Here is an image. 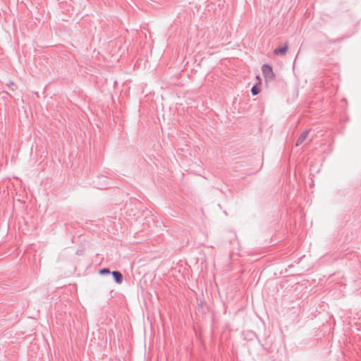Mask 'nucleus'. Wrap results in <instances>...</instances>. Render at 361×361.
<instances>
[{
  "label": "nucleus",
  "instance_id": "nucleus-1",
  "mask_svg": "<svg viewBox=\"0 0 361 361\" xmlns=\"http://www.w3.org/2000/svg\"><path fill=\"white\" fill-rule=\"evenodd\" d=\"M262 71L264 76L266 78L273 79L274 77V73L273 72L272 68L267 64H264L262 67Z\"/></svg>",
  "mask_w": 361,
  "mask_h": 361
},
{
  "label": "nucleus",
  "instance_id": "nucleus-2",
  "mask_svg": "<svg viewBox=\"0 0 361 361\" xmlns=\"http://www.w3.org/2000/svg\"><path fill=\"white\" fill-rule=\"evenodd\" d=\"M288 46L285 44L283 47L276 48L274 50V53L276 55H285L288 51Z\"/></svg>",
  "mask_w": 361,
  "mask_h": 361
},
{
  "label": "nucleus",
  "instance_id": "nucleus-3",
  "mask_svg": "<svg viewBox=\"0 0 361 361\" xmlns=\"http://www.w3.org/2000/svg\"><path fill=\"white\" fill-rule=\"evenodd\" d=\"M256 79L257 80V83L254 85L251 90L253 95H256L260 92L261 79L259 76H257Z\"/></svg>",
  "mask_w": 361,
  "mask_h": 361
},
{
  "label": "nucleus",
  "instance_id": "nucleus-4",
  "mask_svg": "<svg viewBox=\"0 0 361 361\" xmlns=\"http://www.w3.org/2000/svg\"><path fill=\"white\" fill-rule=\"evenodd\" d=\"M111 274H112V275H113V276L114 278V280L116 281V282L117 283L120 284V283H122V281H123V276H122V274L119 271H112Z\"/></svg>",
  "mask_w": 361,
  "mask_h": 361
},
{
  "label": "nucleus",
  "instance_id": "nucleus-5",
  "mask_svg": "<svg viewBox=\"0 0 361 361\" xmlns=\"http://www.w3.org/2000/svg\"><path fill=\"white\" fill-rule=\"evenodd\" d=\"M308 132L305 131L300 134V137L296 141V145L298 146L301 145L307 137Z\"/></svg>",
  "mask_w": 361,
  "mask_h": 361
},
{
  "label": "nucleus",
  "instance_id": "nucleus-6",
  "mask_svg": "<svg viewBox=\"0 0 361 361\" xmlns=\"http://www.w3.org/2000/svg\"><path fill=\"white\" fill-rule=\"evenodd\" d=\"M99 272L100 274H108L110 273V271L108 269H100Z\"/></svg>",
  "mask_w": 361,
  "mask_h": 361
}]
</instances>
